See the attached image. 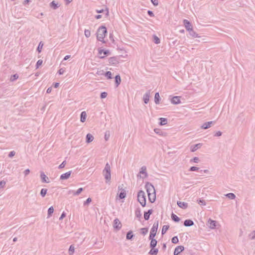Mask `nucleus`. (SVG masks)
I'll return each mask as SVG.
<instances>
[{
    "label": "nucleus",
    "instance_id": "1",
    "mask_svg": "<svg viewBox=\"0 0 255 255\" xmlns=\"http://www.w3.org/2000/svg\"><path fill=\"white\" fill-rule=\"evenodd\" d=\"M107 33V28L105 26H101L98 29L97 33V39L98 40L102 42L103 43H106L104 40V38Z\"/></svg>",
    "mask_w": 255,
    "mask_h": 255
},
{
    "label": "nucleus",
    "instance_id": "43",
    "mask_svg": "<svg viewBox=\"0 0 255 255\" xmlns=\"http://www.w3.org/2000/svg\"><path fill=\"white\" fill-rule=\"evenodd\" d=\"M197 203L201 205H203V206H205L206 205V202L204 200H203L202 199H199L197 200Z\"/></svg>",
    "mask_w": 255,
    "mask_h": 255
},
{
    "label": "nucleus",
    "instance_id": "6",
    "mask_svg": "<svg viewBox=\"0 0 255 255\" xmlns=\"http://www.w3.org/2000/svg\"><path fill=\"white\" fill-rule=\"evenodd\" d=\"M122 223L120 220L116 218L114 220L113 227L117 231L120 230L122 228Z\"/></svg>",
    "mask_w": 255,
    "mask_h": 255
},
{
    "label": "nucleus",
    "instance_id": "20",
    "mask_svg": "<svg viewBox=\"0 0 255 255\" xmlns=\"http://www.w3.org/2000/svg\"><path fill=\"white\" fill-rule=\"evenodd\" d=\"M208 223L209 224V227L211 229H215L217 226V221L209 219L208 220Z\"/></svg>",
    "mask_w": 255,
    "mask_h": 255
},
{
    "label": "nucleus",
    "instance_id": "62",
    "mask_svg": "<svg viewBox=\"0 0 255 255\" xmlns=\"http://www.w3.org/2000/svg\"><path fill=\"white\" fill-rule=\"evenodd\" d=\"M64 72V70L62 69V68H61L58 71V73L59 74V75H62L63 74Z\"/></svg>",
    "mask_w": 255,
    "mask_h": 255
},
{
    "label": "nucleus",
    "instance_id": "58",
    "mask_svg": "<svg viewBox=\"0 0 255 255\" xmlns=\"http://www.w3.org/2000/svg\"><path fill=\"white\" fill-rule=\"evenodd\" d=\"M151 2L154 6H157L158 5V2L157 0H151Z\"/></svg>",
    "mask_w": 255,
    "mask_h": 255
},
{
    "label": "nucleus",
    "instance_id": "22",
    "mask_svg": "<svg viewBox=\"0 0 255 255\" xmlns=\"http://www.w3.org/2000/svg\"><path fill=\"white\" fill-rule=\"evenodd\" d=\"M194 225V222L190 219H187L184 222V225L186 227H191Z\"/></svg>",
    "mask_w": 255,
    "mask_h": 255
},
{
    "label": "nucleus",
    "instance_id": "45",
    "mask_svg": "<svg viewBox=\"0 0 255 255\" xmlns=\"http://www.w3.org/2000/svg\"><path fill=\"white\" fill-rule=\"evenodd\" d=\"M105 76L108 79H111L112 78V73L110 71H107L105 73Z\"/></svg>",
    "mask_w": 255,
    "mask_h": 255
},
{
    "label": "nucleus",
    "instance_id": "9",
    "mask_svg": "<svg viewBox=\"0 0 255 255\" xmlns=\"http://www.w3.org/2000/svg\"><path fill=\"white\" fill-rule=\"evenodd\" d=\"M118 189L119 190H121L120 193L119 194V198L121 199H124L126 196V191L125 189H123V187L121 186L118 187Z\"/></svg>",
    "mask_w": 255,
    "mask_h": 255
},
{
    "label": "nucleus",
    "instance_id": "38",
    "mask_svg": "<svg viewBox=\"0 0 255 255\" xmlns=\"http://www.w3.org/2000/svg\"><path fill=\"white\" fill-rule=\"evenodd\" d=\"M104 54L105 56H107L109 53V51L108 50H104L102 49H99V53L102 54L103 53Z\"/></svg>",
    "mask_w": 255,
    "mask_h": 255
},
{
    "label": "nucleus",
    "instance_id": "29",
    "mask_svg": "<svg viewBox=\"0 0 255 255\" xmlns=\"http://www.w3.org/2000/svg\"><path fill=\"white\" fill-rule=\"evenodd\" d=\"M135 215L136 218L140 219L141 217V211L139 208H137L135 211Z\"/></svg>",
    "mask_w": 255,
    "mask_h": 255
},
{
    "label": "nucleus",
    "instance_id": "51",
    "mask_svg": "<svg viewBox=\"0 0 255 255\" xmlns=\"http://www.w3.org/2000/svg\"><path fill=\"white\" fill-rule=\"evenodd\" d=\"M108 94L106 92H103L101 93L100 97L101 99H104L107 97Z\"/></svg>",
    "mask_w": 255,
    "mask_h": 255
},
{
    "label": "nucleus",
    "instance_id": "35",
    "mask_svg": "<svg viewBox=\"0 0 255 255\" xmlns=\"http://www.w3.org/2000/svg\"><path fill=\"white\" fill-rule=\"evenodd\" d=\"M169 228V226L168 225H164L162 227V231H161V234L162 235H164L166 231L168 230Z\"/></svg>",
    "mask_w": 255,
    "mask_h": 255
},
{
    "label": "nucleus",
    "instance_id": "52",
    "mask_svg": "<svg viewBox=\"0 0 255 255\" xmlns=\"http://www.w3.org/2000/svg\"><path fill=\"white\" fill-rule=\"evenodd\" d=\"M42 62H43V61L42 60H38V61L37 62V63L36 64V68H38L40 65H41L42 64Z\"/></svg>",
    "mask_w": 255,
    "mask_h": 255
},
{
    "label": "nucleus",
    "instance_id": "17",
    "mask_svg": "<svg viewBox=\"0 0 255 255\" xmlns=\"http://www.w3.org/2000/svg\"><path fill=\"white\" fill-rule=\"evenodd\" d=\"M149 240H151L150 243V248L151 249H153L157 245V241L154 239V238H149Z\"/></svg>",
    "mask_w": 255,
    "mask_h": 255
},
{
    "label": "nucleus",
    "instance_id": "50",
    "mask_svg": "<svg viewBox=\"0 0 255 255\" xmlns=\"http://www.w3.org/2000/svg\"><path fill=\"white\" fill-rule=\"evenodd\" d=\"M92 201V199L91 198H88L84 202V206L88 205L89 204H90Z\"/></svg>",
    "mask_w": 255,
    "mask_h": 255
},
{
    "label": "nucleus",
    "instance_id": "37",
    "mask_svg": "<svg viewBox=\"0 0 255 255\" xmlns=\"http://www.w3.org/2000/svg\"><path fill=\"white\" fill-rule=\"evenodd\" d=\"M226 196L230 199H235L236 195L232 193H228L226 195Z\"/></svg>",
    "mask_w": 255,
    "mask_h": 255
},
{
    "label": "nucleus",
    "instance_id": "13",
    "mask_svg": "<svg viewBox=\"0 0 255 255\" xmlns=\"http://www.w3.org/2000/svg\"><path fill=\"white\" fill-rule=\"evenodd\" d=\"M172 104L177 105L181 103L180 97L179 96H174L171 99Z\"/></svg>",
    "mask_w": 255,
    "mask_h": 255
},
{
    "label": "nucleus",
    "instance_id": "8",
    "mask_svg": "<svg viewBox=\"0 0 255 255\" xmlns=\"http://www.w3.org/2000/svg\"><path fill=\"white\" fill-rule=\"evenodd\" d=\"M215 123V121H210L204 123L201 127L202 129H206L210 128Z\"/></svg>",
    "mask_w": 255,
    "mask_h": 255
},
{
    "label": "nucleus",
    "instance_id": "32",
    "mask_svg": "<svg viewBox=\"0 0 255 255\" xmlns=\"http://www.w3.org/2000/svg\"><path fill=\"white\" fill-rule=\"evenodd\" d=\"M133 236L134 235L132 232L131 231H129L127 234L126 238L127 240H131Z\"/></svg>",
    "mask_w": 255,
    "mask_h": 255
},
{
    "label": "nucleus",
    "instance_id": "39",
    "mask_svg": "<svg viewBox=\"0 0 255 255\" xmlns=\"http://www.w3.org/2000/svg\"><path fill=\"white\" fill-rule=\"evenodd\" d=\"M75 248L73 245H71L69 249V255H73L74 252Z\"/></svg>",
    "mask_w": 255,
    "mask_h": 255
},
{
    "label": "nucleus",
    "instance_id": "18",
    "mask_svg": "<svg viewBox=\"0 0 255 255\" xmlns=\"http://www.w3.org/2000/svg\"><path fill=\"white\" fill-rule=\"evenodd\" d=\"M152 209H149L147 212H144V218L145 220H149L150 215L152 214Z\"/></svg>",
    "mask_w": 255,
    "mask_h": 255
},
{
    "label": "nucleus",
    "instance_id": "63",
    "mask_svg": "<svg viewBox=\"0 0 255 255\" xmlns=\"http://www.w3.org/2000/svg\"><path fill=\"white\" fill-rule=\"evenodd\" d=\"M65 216H66V213H65L64 212H63L62 213L61 216L59 218V220L63 219L64 217H65Z\"/></svg>",
    "mask_w": 255,
    "mask_h": 255
},
{
    "label": "nucleus",
    "instance_id": "34",
    "mask_svg": "<svg viewBox=\"0 0 255 255\" xmlns=\"http://www.w3.org/2000/svg\"><path fill=\"white\" fill-rule=\"evenodd\" d=\"M189 32V34L191 36L194 37H200L198 34L196 33L195 31L192 29L191 30L188 31Z\"/></svg>",
    "mask_w": 255,
    "mask_h": 255
},
{
    "label": "nucleus",
    "instance_id": "19",
    "mask_svg": "<svg viewBox=\"0 0 255 255\" xmlns=\"http://www.w3.org/2000/svg\"><path fill=\"white\" fill-rule=\"evenodd\" d=\"M150 91H148L144 95L143 100L145 104H147L149 100Z\"/></svg>",
    "mask_w": 255,
    "mask_h": 255
},
{
    "label": "nucleus",
    "instance_id": "61",
    "mask_svg": "<svg viewBox=\"0 0 255 255\" xmlns=\"http://www.w3.org/2000/svg\"><path fill=\"white\" fill-rule=\"evenodd\" d=\"M30 173V170L29 169H27L24 170V174L25 176L27 175Z\"/></svg>",
    "mask_w": 255,
    "mask_h": 255
},
{
    "label": "nucleus",
    "instance_id": "10",
    "mask_svg": "<svg viewBox=\"0 0 255 255\" xmlns=\"http://www.w3.org/2000/svg\"><path fill=\"white\" fill-rule=\"evenodd\" d=\"M183 24L187 31L191 30L192 29H193L192 25L189 20L187 19H184Z\"/></svg>",
    "mask_w": 255,
    "mask_h": 255
},
{
    "label": "nucleus",
    "instance_id": "14",
    "mask_svg": "<svg viewBox=\"0 0 255 255\" xmlns=\"http://www.w3.org/2000/svg\"><path fill=\"white\" fill-rule=\"evenodd\" d=\"M177 204L178 206L179 207L183 209H185L188 208V203L184 202H181V201H177Z\"/></svg>",
    "mask_w": 255,
    "mask_h": 255
},
{
    "label": "nucleus",
    "instance_id": "2",
    "mask_svg": "<svg viewBox=\"0 0 255 255\" xmlns=\"http://www.w3.org/2000/svg\"><path fill=\"white\" fill-rule=\"evenodd\" d=\"M103 174L105 176L106 180V183L110 181L111 178V167L108 163H107L103 171Z\"/></svg>",
    "mask_w": 255,
    "mask_h": 255
},
{
    "label": "nucleus",
    "instance_id": "56",
    "mask_svg": "<svg viewBox=\"0 0 255 255\" xmlns=\"http://www.w3.org/2000/svg\"><path fill=\"white\" fill-rule=\"evenodd\" d=\"M15 154V152L14 151H10L8 154V157H12Z\"/></svg>",
    "mask_w": 255,
    "mask_h": 255
},
{
    "label": "nucleus",
    "instance_id": "23",
    "mask_svg": "<svg viewBox=\"0 0 255 255\" xmlns=\"http://www.w3.org/2000/svg\"><path fill=\"white\" fill-rule=\"evenodd\" d=\"M139 173L144 175V176L142 178H145L147 177V173L146 172V167L145 166H143L141 167Z\"/></svg>",
    "mask_w": 255,
    "mask_h": 255
},
{
    "label": "nucleus",
    "instance_id": "54",
    "mask_svg": "<svg viewBox=\"0 0 255 255\" xmlns=\"http://www.w3.org/2000/svg\"><path fill=\"white\" fill-rule=\"evenodd\" d=\"M109 137H110V132L109 131L106 132L105 134V140H108L109 138Z\"/></svg>",
    "mask_w": 255,
    "mask_h": 255
},
{
    "label": "nucleus",
    "instance_id": "24",
    "mask_svg": "<svg viewBox=\"0 0 255 255\" xmlns=\"http://www.w3.org/2000/svg\"><path fill=\"white\" fill-rule=\"evenodd\" d=\"M94 139V136L90 133H88L86 137V141L87 143H90Z\"/></svg>",
    "mask_w": 255,
    "mask_h": 255
},
{
    "label": "nucleus",
    "instance_id": "49",
    "mask_svg": "<svg viewBox=\"0 0 255 255\" xmlns=\"http://www.w3.org/2000/svg\"><path fill=\"white\" fill-rule=\"evenodd\" d=\"M18 78V76L17 74H15L14 75H11L10 77V80L11 81H14V80H16Z\"/></svg>",
    "mask_w": 255,
    "mask_h": 255
},
{
    "label": "nucleus",
    "instance_id": "64",
    "mask_svg": "<svg viewBox=\"0 0 255 255\" xmlns=\"http://www.w3.org/2000/svg\"><path fill=\"white\" fill-rule=\"evenodd\" d=\"M5 185V182L4 181H0V186L3 187Z\"/></svg>",
    "mask_w": 255,
    "mask_h": 255
},
{
    "label": "nucleus",
    "instance_id": "31",
    "mask_svg": "<svg viewBox=\"0 0 255 255\" xmlns=\"http://www.w3.org/2000/svg\"><path fill=\"white\" fill-rule=\"evenodd\" d=\"M160 120V125L163 126L167 124V119L164 118H159Z\"/></svg>",
    "mask_w": 255,
    "mask_h": 255
},
{
    "label": "nucleus",
    "instance_id": "48",
    "mask_svg": "<svg viewBox=\"0 0 255 255\" xmlns=\"http://www.w3.org/2000/svg\"><path fill=\"white\" fill-rule=\"evenodd\" d=\"M84 34L85 36L88 38L91 36V31L90 30L85 29L84 31Z\"/></svg>",
    "mask_w": 255,
    "mask_h": 255
},
{
    "label": "nucleus",
    "instance_id": "42",
    "mask_svg": "<svg viewBox=\"0 0 255 255\" xmlns=\"http://www.w3.org/2000/svg\"><path fill=\"white\" fill-rule=\"evenodd\" d=\"M153 41L155 44H158L160 43V39L155 35H153Z\"/></svg>",
    "mask_w": 255,
    "mask_h": 255
},
{
    "label": "nucleus",
    "instance_id": "53",
    "mask_svg": "<svg viewBox=\"0 0 255 255\" xmlns=\"http://www.w3.org/2000/svg\"><path fill=\"white\" fill-rule=\"evenodd\" d=\"M199 168L196 166H192L190 168L189 171H197Z\"/></svg>",
    "mask_w": 255,
    "mask_h": 255
},
{
    "label": "nucleus",
    "instance_id": "21",
    "mask_svg": "<svg viewBox=\"0 0 255 255\" xmlns=\"http://www.w3.org/2000/svg\"><path fill=\"white\" fill-rule=\"evenodd\" d=\"M202 146L201 143H198L194 145H192L190 147V150L192 152H195L197 149L200 148Z\"/></svg>",
    "mask_w": 255,
    "mask_h": 255
},
{
    "label": "nucleus",
    "instance_id": "5",
    "mask_svg": "<svg viewBox=\"0 0 255 255\" xmlns=\"http://www.w3.org/2000/svg\"><path fill=\"white\" fill-rule=\"evenodd\" d=\"M145 187L146 188L147 194L155 193L154 187L151 183L147 182L145 184Z\"/></svg>",
    "mask_w": 255,
    "mask_h": 255
},
{
    "label": "nucleus",
    "instance_id": "47",
    "mask_svg": "<svg viewBox=\"0 0 255 255\" xmlns=\"http://www.w3.org/2000/svg\"><path fill=\"white\" fill-rule=\"evenodd\" d=\"M171 242L173 244H177L179 242L178 237L177 236L173 237L171 239Z\"/></svg>",
    "mask_w": 255,
    "mask_h": 255
},
{
    "label": "nucleus",
    "instance_id": "16",
    "mask_svg": "<svg viewBox=\"0 0 255 255\" xmlns=\"http://www.w3.org/2000/svg\"><path fill=\"white\" fill-rule=\"evenodd\" d=\"M148 196L149 201L151 203H153L155 202L156 199V194L155 193H151L149 194H147Z\"/></svg>",
    "mask_w": 255,
    "mask_h": 255
},
{
    "label": "nucleus",
    "instance_id": "41",
    "mask_svg": "<svg viewBox=\"0 0 255 255\" xmlns=\"http://www.w3.org/2000/svg\"><path fill=\"white\" fill-rule=\"evenodd\" d=\"M47 192V189L45 188H42L40 191V195L42 197H45Z\"/></svg>",
    "mask_w": 255,
    "mask_h": 255
},
{
    "label": "nucleus",
    "instance_id": "46",
    "mask_svg": "<svg viewBox=\"0 0 255 255\" xmlns=\"http://www.w3.org/2000/svg\"><path fill=\"white\" fill-rule=\"evenodd\" d=\"M83 191V188H79L75 193H74V196H78L79 195L82 191Z\"/></svg>",
    "mask_w": 255,
    "mask_h": 255
},
{
    "label": "nucleus",
    "instance_id": "11",
    "mask_svg": "<svg viewBox=\"0 0 255 255\" xmlns=\"http://www.w3.org/2000/svg\"><path fill=\"white\" fill-rule=\"evenodd\" d=\"M40 178L42 183H49L50 182L48 177L43 172H40Z\"/></svg>",
    "mask_w": 255,
    "mask_h": 255
},
{
    "label": "nucleus",
    "instance_id": "59",
    "mask_svg": "<svg viewBox=\"0 0 255 255\" xmlns=\"http://www.w3.org/2000/svg\"><path fill=\"white\" fill-rule=\"evenodd\" d=\"M147 13L151 17H153L154 16L153 12L151 10H148L147 11Z\"/></svg>",
    "mask_w": 255,
    "mask_h": 255
},
{
    "label": "nucleus",
    "instance_id": "12",
    "mask_svg": "<svg viewBox=\"0 0 255 255\" xmlns=\"http://www.w3.org/2000/svg\"><path fill=\"white\" fill-rule=\"evenodd\" d=\"M184 247L182 246H177L174 250V255H179L181 252L184 251Z\"/></svg>",
    "mask_w": 255,
    "mask_h": 255
},
{
    "label": "nucleus",
    "instance_id": "44",
    "mask_svg": "<svg viewBox=\"0 0 255 255\" xmlns=\"http://www.w3.org/2000/svg\"><path fill=\"white\" fill-rule=\"evenodd\" d=\"M43 46V43L41 41L40 42V43H39V45L38 46V47L37 48V50L38 53L41 52Z\"/></svg>",
    "mask_w": 255,
    "mask_h": 255
},
{
    "label": "nucleus",
    "instance_id": "26",
    "mask_svg": "<svg viewBox=\"0 0 255 255\" xmlns=\"http://www.w3.org/2000/svg\"><path fill=\"white\" fill-rule=\"evenodd\" d=\"M87 117V114L85 111H83L80 115V121L82 123L85 122Z\"/></svg>",
    "mask_w": 255,
    "mask_h": 255
},
{
    "label": "nucleus",
    "instance_id": "60",
    "mask_svg": "<svg viewBox=\"0 0 255 255\" xmlns=\"http://www.w3.org/2000/svg\"><path fill=\"white\" fill-rule=\"evenodd\" d=\"M222 134V132L220 131H218L217 132H216V133L215 134L214 136H221Z\"/></svg>",
    "mask_w": 255,
    "mask_h": 255
},
{
    "label": "nucleus",
    "instance_id": "36",
    "mask_svg": "<svg viewBox=\"0 0 255 255\" xmlns=\"http://www.w3.org/2000/svg\"><path fill=\"white\" fill-rule=\"evenodd\" d=\"M54 212V208L52 206H51L48 209V218H49L51 216L52 214H53Z\"/></svg>",
    "mask_w": 255,
    "mask_h": 255
},
{
    "label": "nucleus",
    "instance_id": "25",
    "mask_svg": "<svg viewBox=\"0 0 255 255\" xmlns=\"http://www.w3.org/2000/svg\"><path fill=\"white\" fill-rule=\"evenodd\" d=\"M115 82L116 87H118L121 82V79L120 75H117L115 77Z\"/></svg>",
    "mask_w": 255,
    "mask_h": 255
},
{
    "label": "nucleus",
    "instance_id": "7",
    "mask_svg": "<svg viewBox=\"0 0 255 255\" xmlns=\"http://www.w3.org/2000/svg\"><path fill=\"white\" fill-rule=\"evenodd\" d=\"M119 57H112L109 59V63L111 65H116L119 63Z\"/></svg>",
    "mask_w": 255,
    "mask_h": 255
},
{
    "label": "nucleus",
    "instance_id": "4",
    "mask_svg": "<svg viewBox=\"0 0 255 255\" xmlns=\"http://www.w3.org/2000/svg\"><path fill=\"white\" fill-rule=\"evenodd\" d=\"M158 228V221H155L151 229L149 238H154Z\"/></svg>",
    "mask_w": 255,
    "mask_h": 255
},
{
    "label": "nucleus",
    "instance_id": "15",
    "mask_svg": "<svg viewBox=\"0 0 255 255\" xmlns=\"http://www.w3.org/2000/svg\"><path fill=\"white\" fill-rule=\"evenodd\" d=\"M71 171H69L65 173L62 174L61 175L60 179L61 180H66L68 179L71 175Z\"/></svg>",
    "mask_w": 255,
    "mask_h": 255
},
{
    "label": "nucleus",
    "instance_id": "33",
    "mask_svg": "<svg viewBox=\"0 0 255 255\" xmlns=\"http://www.w3.org/2000/svg\"><path fill=\"white\" fill-rule=\"evenodd\" d=\"M171 218L175 222H178L180 220V219L174 213H172Z\"/></svg>",
    "mask_w": 255,
    "mask_h": 255
},
{
    "label": "nucleus",
    "instance_id": "30",
    "mask_svg": "<svg viewBox=\"0 0 255 255\" xmlns=\"http://www.w3.org/2000/svg\"><path fill=\"white\" fill-rule=\"evenodd\" d=\"M50 6L51 8H52L54 9H57L59 6L58 5V3H56L54 0L52 1L50 3Z\"/></svg>",
    "mask_w": 255,
    "mask_h": 255
},
{
    "label": "nucleus",
    "instance_id": "55",
    "mask_svg": "<svg viewBox=\"0 0 255 255\" xmlns=\"http://www.w3.org/2000/svg\"><path fill=\"white\" fill-rule=\"evenodd\" d=\"M66 161H64L62 162V163H61V164L59 165L58 168L59 169H61V168H63L65 167V165H66Z\"/></svg>",
    "mask_w": 255,
    "mask_h": 255
},
{
    "label": "nucleus",
    "instance_id": "40",
    "mask_svg": "<svg viewBox=\"0 0 255 255\" xmlns=\"http://www.w3.org/2000/svg\"><path fill=\"white\" fill-rule=\"evenodd\" d=\"M141 232L140 233L143 235H145L148 231V229L147 228H143L140 229Z\"/></svg>",
    "mask_w": 255,
    "mask_h": 255
},
{
    "label": "nucleus",
    "instance_id": "57",
    "mask_svg": "<svg viewBox=\"0 0 255 255\" xmlns=\"http://www.w3.org/2000/svg\"><path fill=\"white\" fill-rule=\"evenodd\" d=\"M191 161H193L195 163H198V161H199V159L197 157H194L193 159L191 160Z\"/></svg>",
    "mask_w": 255,
    "mask_h": 255
},
{
    "label": "nucleus",
    "instance_id": "27",
    "mask_svg": "<svg viewBox=\"0 0 255 255\" xmlns=\"http://www.w3.org/2000/svg\"><path fill=\"white\" fill-rule=\"evenodd\" d=\"M160 98L159 94L158 92H157L155 94V96H154V102H155V104H159L160 103Z\"/></svg>",
    "mask_w": 255,
    "mask_h": 255
},
{
    "label": "nucleus",
    "instance_id": "28",
    "mask_svg": "<svg viewBox=\"0 0 255 255\" xmlns=\"http://www.w3.org/2000/svg\"><path fill=\"white\" fill-rule=\"evenodd\" d=\"M158 252V249L154 248L153 249H151L149 252V254H150V255H157Z\"/></svg>",
    "mask_w": 255,
    "mask_h": 255
},
{
    "label": "nucleus",
    "instance_id": "3",
    "mask_svg": "<svg viewBox=\"0 0 255 255\" xmlns=\"http://www.w3.org/2000/svg\"><path fill=\"white\" fill-rule=\"evenodd\" d=\"M137 200L142 207L146 205V196L145 193L142 190H139L137 194Z\"/></svg>",
    "mask_w": 255,
    "mask_h": 255
}]
</instances>
